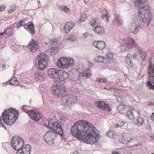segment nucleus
Listing matches in <instances>:
<instances>
[{"label": "nucleus", "instance_id": "1", "mask_svg": "<svg viewBox=\"0 0 154 154\" xmlns=\"http://www.w3.org/2000/svg\"><path fill=\"white\" fill-rule=\"evenodd\" d=\"M95 130V128L88 122L79 120L73 124L71 128V132L75 137L92 144L96 142L98 137Z\"/></svg>", "mask_w": 154, "mask_h": 154}, {"label": "nucleus", "instance_id": "2", "mask_svg": "<svg viewBox=\"0 0 154 154\" xmlns=\"http://www.w3.org/2000/svg\"><path fill=\"white\" fill-rule=\"evenodd\" d=\"M69 77V74L66 71L60 70L59 73V78L60 80L55 81L52 93L56 97H62L66 95L64 84V79H67Z\"/></svg>", "mask_w": 154, "mask_h": 154}, {"label": "nucleus", "instance_id": "3", "mask_svg": "<svg viewBox=\"0 0 154 154\" xmlns=\"http://www.w3.org/2000/svg\"><path fill=\"white\" fill-rule=\"evenodd\" d=\"M18 114L17 110L10 108L2 112V119L6 124L11 125L15 122L18 117Z\"/></svg>", "mask_w": 154, "mask_h": 154}, {"label": "nucleus", "instance_id": "4", "mask_svg": "<svg viewBox=\"0 0 154 154\" xmlns=\"http://www.w3.org/2000/svg\"><path fill=\"white\" fill-rule=\"evenodd\" d=\"M49 61V58L48 55L44 53H41L38 57H36V66L39 70H44L47 67Z\"/></svg>", "mask_w": 154, "mask_h": 154}, {"label": "nucleus", "instance_id": "5", "mask_svg": "<svg viewBox=\"0 0 154 154\" xmlns=\"http://www.w3.org/2000/svg\"><path fill=\"white\" fill-rule=\"evenodd\" d=\"M74 64V59L71 57H60L57 62V66L60 69H67L72 66Z\"/></svg>", "mask_w": 154, "mask_h": 154}, {"label": "nucleus", "instance_id": "6", "mask_svg": "<svg viewBox=\"0 0 154 154\" xmlns=\"http://www.w3.org/2000/svg\"><path fill=\"white\" fill-rule=\"evenodd\" d=\"M48 122V127L51 130L59 134H63V130L59 120L57 119H52L49 120Z\"/></svg>", "mask_w": 154, "mask_h": 154}, {"label": "nucleus", "instance_id": "7", "mask_svg": "<svg viewBox=\"0 0 154 154\" xmlns=\"http://www.w3.org/2000/svg\"><path fill=\"white\" fill-rule=\"evenodd\" d=\"M24 145L23 140L21 137L17 136H15L13 137L11 145L15 150L20 151Z\"/></svg>", "mask_w": 154, "mask_h": 154}, {"label": "nucleus", "instance_id": "8", "mask_svg": "<svg viewBox=\"0 0 154 154\" xmlns=\"http://www.w3.org/2000/svg\"><path fill=\"white\" fill-rule=\"evenodd\" d=\"M56 133L51 131L47 132L44 135V140L48 145H52L55 143Z\"/></svg>", "mask_w": 154, "mask_h": 154}, {"label": "nucleus", "instance_id": "9", "mask_svg": "<svg viewBox=\"0 0 154 154\" xmlns=\"http://www.w3.org/2000/svg\"><path fill=\"white\" fill-rule=\"evenodd\" d=\"M153 67L154 66L150 64L148 66V72L149 80L147 82L146 85L150 89H154V85H152L150 81V80H151L154 84V69Z\"/></svg>", "mask_w": 154, "mask_h": 154}, {"label": "nucleus", "instance_id": "10", "mask_svg": "<svg viewBox=\"0 0 154 154\" xmlns=\"http://www.w3.org/2000/svg\"><path fill=\"white\" fill-rule=\"evenodd\" d=\"M65 96L62 97H57L61 98L62 101L64 104L70 105L71 103H75L77 102V99L76 97L73 95L68 94L66 96L67 93Z\"/></svg>", "mask_w": 154, "mask_h": 154}, {"label": "nucleus", "instance_id": "11", "mask_svg": "<svg viewBox=\"0 0 154 154\" xmlns=\"http://www.w3.org/2000/svg\"><path fill=\"white\" fill-rule=\"evenodd\" d=\"M140 13H139L138 16L137 17L138 22L141 21L142 23L149 26L150 23V22L152 20V16L151 13L148 14H145L140 15Z\"/></svg>", "mask_w": 154, "mask_h": 154}, {"label": "nucleus", "instance_id": "12", "mask_svg": "<svg viewBox=\"0 0 154 154\" xmlns=\"http://www.w3.org/2000/svg\"><path fill=\"white\" fill-rule=\"evenodd\" d=\"M27 113L29 117L35 122L38 121L41 119V114L38 111L34 110H28Z\"/></svg>", "mask_w": 154, "mask_h": 154}, {"label": "nucleus", "instance_id": "13", "mask_svg": "<svg viewBox=\"0 0 154 154\" xmlns=\"http://www.w3.org/2000/svg\"><path fill=\"white\" fill-rule=\"evenodd\" d=\"M60 70L54 68H50L48 69V74L52 79H58Z\"/></svg>", "mask_w": 154, "mask_h": 154}, {"label": "nucleus", "instance_id": "14", "mask_svg": "<svg viewBox=\"0 0 154 154\" xmlns=\"http://www.w3.org/2000/svg\"><path fill=\"white\" fill-rule=\"evenodd\" d=\"M140 29V25L138 22V20L137 19V20L136 19L134 20V22L131 23L130 28V30L131 32L136 34Z\"/></svg>", "mask_w": 154, "mask_h": 154}, {"label": "nucleus", "instance_id": "15", "mask_svg": "<svg viewBox=\"0 0 154 154\" xmlns=\"http://www.w3.org/2000/svg\"><path fill=\"white\" fill-rule=\"evenodd\" d=\"M133 139V137L131 136L129 134L124 133L120 137L119 141L120 142L123 144H126Z\"/></svg>", "mask_w": 154, "mask_h": 154}, {"label": "nucleus", "instance_id": "16", "mask_svg": "<svg viewBox=\"0 0 154 154\" xmlns=\"http://www.w3.org/2000/svg\"><path fill=\"white\" fill-rule=\"evenodd\" d=\"M94 104L98 108L109 111L111 110L109 105L108 104L105 103L103 101L95 102Z\"/></svg>", "mask_w": 154, "mask_h": 154}, {"label": "nucleus", "instance_id": "17", "mask_svg": "<svg viewBox=\"0 0 154 154\" xmlns=\"http://www.w3.org/2000/svg\"><path fill=\"white\" fill-rule=\"evenodd\" d=\"M140 13V15L145 14L151 13L150 12L149 7V6L145 5L140 6L138 8V11L137 13L138 16L139 13Z\"/></svg>", "mask_w": 154, "mask_h": 154}, {"label": "nucleus", "instance_id": "18", "mask_svg": "<svg viewBox=\"0 0 154 154\" xmlns=\"http://www.w3.org/2000/svg\"><path fill=\"white\" fill-rule=\"evenodd\" d=\"M74 26V23L72 22L66 23L63 28L64 32L66 33H68Z\"/></svg>", "mask_w": 154, "mask_h": 154}, {"label": "nucleus", "instance_id": "19", "mask_svg": "<svg viewBox=\"0 0 154 154\" xmlns=\"http://www.w3.org/2000/svg\"><path fill=\"white\" fill-rule=\"evenodd\" d=\"M93 30L95 33L101 35H105L106 33L104 28L100 26H97Z\"/></svg>", "mask_w": 154, "mask_h": 154}, {"label": "nucleus", "instance_id": "20", "mask_svg": "<svg viewBox=\"0 0 154 154\" xmlns=\"http://www.w3.org/2000/svg\"><path fill=\"white\" fill-rule=\"evenodd\" d=\"M94 60L96 62H101L105 64L107 63L108 60L106 57L100 56L95 57Z\"/></svg>", "mask_w": 154, "mask_h": 154}, {"label": "nucleus", "instance_id": "21", "mask_svg": "<svg viewBox=\"0 0 154 154\" xmlns=\"http://www.w3.org/2000/svg\"><path fill=\"white\" fill-rule=\"evenodd\" d=\"M124 47L128 48H131L134 45V42L132 38H128L124 43Z\"/></svg>", "mask_w": 154, "mask_h": 154}, {"label": "nucleus", "instance_id": "22", "mask_svg": "<svg viewBox=\"0 0 154 154\" xmlns=\"http://www.w3.org/2000/svg\"><path fill=\"white\" fill-rule=\"evenodd\" d=\"M34 78L37 81H43L45 79L44 75H41L39 73L35 72L33 75Z\"/></svg>", "mask_w": 154, "mask_h": 154}, {"label": "nucleus", "instance_id": "23", "mask_svg": "<svg viewBox=\"0 0 154 154\" xmlns=\"http://www.w3.org/2000/svg\"><path fill=\"white\" fill-rule=\"evenodd\" d=\"M101 21L97 18H94L91 20V25L92 27H95L101 23Z\"/></svg>", "mask_w": 154, "mask_h": 154}, {"label": "nucleus", "instance_id": "24", "mask_svg": "<svg viewBox=\"0 0 154 154\" xmlns=\"http://www.w3.org/2000/svg\"><path fill=\"white\" fill-rule=\"evenodd\" d=\"M91 70L90 69H87L82 72V75L83 76H85L86 78H88L91 75Z\"/></svg>", "mask_w": 154, "mask_h": 154}, {"label": "nucleus", "instance_id": "25", "mask_svg": "<svg viewBox=\"0 0 154 154\" xmlns=\"http://www.w3.org/2000/svg\"><path fill=\"white\" fill-rule=\"evenodd\" d=\"M31 149V147L29 144H26L25 147H23L21 148V151L22 152L27 153L30 154V151Z\"/></svg>", "mask_w": 154, "mask_h": 154}, {"label": "nucleus", "instance_id": "26", "mask_svg": "<svg viewBox=\"0 0 154 154\" xmlns=\"http://www.w3.org/2000/svg\"><path fill=\"white\" fill-rule=\"evenodd\" d=\"M143 118L140 116L138 117L135 122L136 124L138 126H140L143 125Z\"/></svg>", "mask_w": 154, "mask_h": 154}, {"label": "nucleus", "instance_id": "27", "mask_svg": "<svg viewBox=\"0 0 154 154\" xmlns=\"http://www.w3.org/2000/svg\"><path fill=\"white\" fill-rule=\"evenodd\" d=\"M115 19L114 22L117 23L118 26H120L122 24L123 22L120 19V17L117 14L115 15Z\"/></svg>", "mask_w": 154, "mask_h": 154}, {"label": "nucleus", "instance_id": "28", "mask_svg": "<svg viewBox=\"0 0 154 154\" xmlns=\"http://www.w3.org/2000/svg\"><path fill=\"white\" fill-rule=\"evenodd\" d=\"M9 83L11 85H17L19 84L18 81L17 80V78L15 77H12L10 80Z\"/></svg>", "mask_w": 154, "mask_h": 154}, {"label": "nucleus", "instance_id": "29", "mask_svg": "<svg viewBox=\"0 0 154 154\" xmlns=\"http://www.w3.org/2000/svg\"><path fill=\"white\" fill-rule=\"evenodd\" d=\"M30 48H38L37 47L38 46V42H36L35 40L32 39L31 42L29 44Z\"/></svg>", "mask_w": 154, "mask_h": 154}, {"label": "nucleus", "instance_id": "30", "mask_svg": "<svg viewBox=\"0 0 154 154\" xmlns=\"http://www.w3.org/2000/svg\"><path fill=\"white\" fill-rule=\"evenodd\" d=\"M108 11L106 10H104L103 11V14H102L101 17L103 19H106V20H108L109 15H108Z\"/></svg>", "mask_w": 154, "mask_h": 154}, {"label": "nucleus", "instance_id": "31", "mask_svg": "<svg viewBox=\"0 0 154 154\" xmlns=\"http://www.w3.org/2000/svg\"><path fill=\"white\" fill-rule=\"evenodd\" d=\"M27 27L29 30L30 31L32 34V35H33L35 33L33 24L32 23L29 24L27 25Z\"/></svg>", "mask_w": 154, "mask_h": 154}, {"label": "nucleus", "instance_id": "32", "mask_svg": "<svg viewBox=\"0 0 154 154\" xmlns=\"http://www.w3.org/2000/svg\"><path fill=\"white\" fill-rule=\"evenodd\" d=\"M98 46L99 48H105L106 46V44L103 41H99L97 42Z\"/></svg>", "mask_w": 154, "mask_h": 154}, {"label": "nucleus", "instance_id": "33", "mask_svg": "<svg viewBox=\"0 0 154 154\" xmlns=\"http://www.w3.org/2000/svg\"><path fill=\"white\" fill-rule=\"evenodd\" d=\"M26 21L25 20H21L20 21L17 23V29H19L20 27L26 25L25 24Z\"/></svg>", "mask_w": 154, "mask_h": 154}, {"label": "nucleus", "instance_id": "34", "mask_svg": "<svg viewBox=\"0 0 154 154\" xmlns=\"http://www.w3.org/2000/svg\"><path fill=\"white\" fill-rule=\"evenodd\" d=\"M146 2V0H135L134 3V5L135 6H138L139 5H141L143 3H145Z\"/></svg>", "mask_w": 154, "mask_h": 154}, {"label": "nucleus", "instance_id": "35", "mask_svg": "<svg viewBox=\"0 0 154 154\" xmlns=\"http://www.w3.org/2000/svg\"><path fill=\"white\" fill-rule=\"evenodd\" d=\"M140 54L142 59L143 60H145L146 57V52L141 51L140 52Z\"/></svg>", "mask_w": 154, "mask_h": 154}, {"label": "nucleus", "instance_id": "36", "mask_svg": "<svg viewBox=\"0 0 154 154\" xmlns=\"http://www.w3.org/2000/svg\"><path fill=\"white\" fill-rule=\"evenodd\" d=\"M127 115L128 118L131 120H132L134 118V116L132 112L130 110L128 111L127 112Z\"/></svg>", "mask_w": 154, "mask_h": 154}, {"label": "nucleus", "instance_id": "37", "mask_svg": "<svg viewBox=\"0 0 154 154\" xmlns=\"http://www.w3.org/2000/svg\"><path fill=\"white\" fill-rule=\"evenodd\" d=\"M79 91L78 88H74L71 94L74 95V96H75L77 97V96L79 94Z\"/></svg>", "mask_w": 154, "mask_h": 154}, {"label": "nucleus", "instance_id": "38", "mask_svg": "<svg viewBox=\"0 0 154 154\" xmlns=\"http://www.w3.org/2000/svg\"><path fill=\"white\" fill-rule=\"evenodd\" d=\"M124 122L121 121H118L116 122V127L118 128L119 127H121L124 125Z\"/></svg>", "mask_w": 154, "mask_h": 154}, {"label": "nucleus", "instance_id": "39", "mask_svg": "<svg viewBox=\"0 0 154 154\" xmlns=\"http://www.w3.org/2000/svg\"><path fill=\"white\" fill-rule=\"evenodd\" d=\"M49 42L52 45H54L56 46L57 44H58V41L56 39H51L49 41Z\"/></svg>", "mask_w": 154, "mask_h": 154}, {"label": "nucleus", "instance_id": "40", "mask_svg": "<svg viewBox=\"0 0 154 154\" xmlns=\"http://www.w3.org/2000/svg\"><path fill=\"white\" fill-rule=\"evenodd\" d=\"M96 80L97 82H104L107 81V79L106 78H103L101 77H99L97 78Z\"/></svg>", "mask_w": 154, "mask_h": 154}, {"label": "nucleus", "instance_id": "41", "mask_svg": "<svg viewBox=\"0 0 154 154\" xmlns=\"http://www.w3.org/2000/svg\"><path fill=\"white\" fill-rule=\"evenodd\" d=\"M60 8L62 10L64 11L65 13L69 12V9L66 6H61L60 7Z\"/></svg>", "mask_w": 154, "mask_h": 154}, {"label": "nucleus", "instance_id": "42", "mask_svg": "<svg viewBox=\"0 0 154 154\" xmlns=\"http://www.w3.org/2000/svg\"><path fill=\"white\" fill-rule=\"evenodd\" d=\"M16 7L14 5L8 8V11L10 13H12L15 10Z\"/></svg>", "mask_w": 154, "mask_h": 154}, {"label": "nucleus", "instance_id": "43", "mask_svg": "<svg viewBox=\"0 0 154 154\" xmlns=\"http://www.w3.org/2000/svg\"><path fill=\"white\" fill-rule=\"evenodd\" d=\"M129 54H127V57L125 59V61L129 66L132 67L133 66L132 63L131 62V59L130 58H128V56Z\"/></svg>", "mask_w": 154, "mask_h": 154}, {"label": "nucleus", "instance_id": "44", "mask_svg": "<svg viewBox=\"0 0 154 154\" xmlns=\"http://www.w3.org/2000/svg\"><path fill=\"white\" fill-rule=\"evenodd\" d=\"M12 29L11 28H7L4 31L6 35H9L12 32Z\"/></svg>", "mask_w": 154, "mask_h": 154}, {"label": "nucleus", "instance_id": "45", "mask_svg": "<svg viewBox=\"0 0 154 154\" xmlns=\"http://www.w3.org/2000/svg\"><path fill=\"white\" fill-rule=\"evenodd\" d=\"M87 16L86 14H82L81 15V17L80 19V20L81 22L84 21L87 19Z\"/></svg>", "mask_w": 154, "mask_h": 154}, {"label": "nucleus", "instance_id": "46", "mask_svg": "<svg viewBox=\"0 0 154 154\" xmlns=\"http://www.w3.org/2000/svg\"><path fill=\"white\" fill-rule=\"evenodd\" d=\"M50 52L52 55L56 54L58 52V49H50Z\"/></svg>", "mask_w": 154, "mask_h": 154}, {"label": "nucleus", "instance_id": "47", "mask_svg": "<svg viewBox=\"0 0 154 154\" xmlns=\"http://www.w3.org/2000/svg\"><path fill=\"white\" fill-rule=\"evenodd\" d=\"M106 57H107L108 58L110 59L113 58L114 55L113 53L110 52H108L107 54Z\"/></svg>", "mask_w": 154, "mask_h": 154}, {"label": "nucleus", "instance_id": "48", "mask_svg": "<svg viewBox=\"0 0 154 154\" xmlns=\"http://www.w3.org/2000/svg\"><path fill=\"white\" fill-rule=\"evenodd\" d=\"M106 135L108 137L111 138L113 137L114 135V134L111 131H109L106 134Z\"/></svg>", "mask_w": 154, "mask_h": 154}, {"label": "nucleus", "instance_id": "49", "mask_svg": "<svg viewBox=\"0 0 154 154\" xmlns=\"http://www.w3.org/2000/svg\"><path fill=\"white\" fill-rule=\"evenodd\" d=\"M28 107L26 105H24L21 107V110L27 113L28 111H27V109Z\"/></svg>", "mask_w": 154, "mask_h": 154}, {"label": "nucleus", "instance_id": "50", "mask_svg": "<svg viewBox=\"0 0 154 154\" xmlns=\"http://www.w3.org/2000/svg\"><path fill=\"white\" fill-rule=\"evenodd\" d=\"M125 108L124 106L120 104L117 107V110L119 111H121L124 109Z\"/></svg>", "mask_w": 154, "mask_h": 154}, {"label": "nucleus", "instance_id": "51", "mask_svg": "<svg viewBox=\"0 0 154 154\" xmlns=\"http://www.w3.org/2000/svg\"><path fill=\"white\" fill-rule=\"evenodd\" d=\"M119 154H125L126 149L124 148L121 149L119 150Z\"/></svg>", "mask_w": 154, "mask_h": 154}, {"label": "nucleus", "instance_id": "52", "mask_svg": "<svg viewBox=\"0 0 154 154\" xmlns=\"http://www.w3.org/2000/svg\"><path fill=\"white\" fill-rule=\"evenodd\" d=\"M84 2L88 5H91L92 2V0H84Z\"/></svg>", "mask_w": 154, "mask_h": 154}, {"label": "nucleus", "instance_id": "53", "mask_svg": "<svg viewBox=\"0 0 154 154\" xmlns=\"http://www.w3.org/2000/svg\"><path fill=\"white\" fill-rule=\"evenodd\" d=\"M97 42H98L97 41H95L93 42V45L96 48H99L97 47L98 46V43H97Z\"/></svg>", "mask_w": 154, "mask_h": 154}, {"label": "nucleus", "instance_id": "54", "mask_svg": "<svg viewBox=\"0 0 154 154\" xmlns=\"http://www.w3.org/2000/svg\"><path fill=\"white\" fill-rule=\"evenodd\" d=\"M69 39L71 41H72V42H74L75 40V38H72L71 36H70L69 38Z\"/></svg>", "mask_w": 154, "mask_h": 154}, {"label": "nucleus", "instance_id": "55", "mask_svg": "<svg viewBox=\"0 0 154 154\" xmlns=\"http://www.w3.org/2000/svg\"><path fill=\"white\" fill-rule=\"evenodd\" d=\"M5 8V7L3 5L0 6V11H3L4 10Z\"/></svg>", "mask_w": 154, "mask_h": 154}, {"label": "nucleus", "instance_id": "56", "mask_svg": "<svg viewBox=\"0 0 154 154\" xmlns=\"http://www.w3.org/2000/svg\"><path fill=\"white\" fill-rule=\"evenodd\" d=\"M29 51H30L31 52H35L36 50H35V49H29Z\"/></svg>", "mask_w": 154, "mask_h": 154}, {"label": "nucleus", "instance_id": "57", "mask_svg": "<svg viewBox=\"0 0 154 154\" xmlns=\"http://www.w3.org/2000/svg\"><path fill=\"white\" fill-rule=\"evenodd\" d=\"M88 35V32H85L84 35L83 37V38H86Z\"/></svg>", "mask_w": 154, "mask_h": 154}, {"label": "nucleus", "instance_id": "58", "mask_svg": "<svg viewBox=\"0 0 154 154\" xmlns=\"http://www.w3.org/2000/svg\"><path fill=\"white\" fill-rule=\"evenodd\" d=\"M112 154H119V152H116L115 151H112Z\"/></svg>", "mask_w": 154, "mask_h": 154}, {"label": "nucleus", "instance_id": "59", "mask_svg": "<svg viewBox=\"0 0 154 154\" xmlns=\"http://www.w3.org/2000/svg\"><path fill=\"white\" fill-rule=\"evenodd\" d=\"M151 119L154 121V115H153V113H152V115L151 116Z\"/></svg>", "mask_w": 154, "mask_h": 154}, {"label": "nucleus", "instance_id": "60", "mask_svg": "<svg viewBox=\"0 0 154 154\" xmlns=\"http://www.w3.org/2000/svg\"><path fill=\"white\" fill-rule=\"evenodd\" d=\"M88 63L90 67H93V64L92 63L90 62H89Z\"/></svg>", "mask_w": 154, "mask_h": 154}, {"label": "nucleus", "instance_id": "61", "mask_svg": "<svg viewBox=\"0 0 154 154\" xmlns=\"http://www.w3.org/2000/svg\"><path fill=\"white\" fill-rule=\"evenodd\" d=\"M73 153H74V154H81L79 152H78L76 151H74L73 152Z\"/></svg>", "mask_w": 154, "mask_h": 154}, {"label": "nucleus", "instance_id": "62", "mask_svg": "<svg viewBox=\"0 0 154 154\" xmlns=\"http://www.w3.org/2000/svg\"><path fill=\"white\" fill-rule=\"evenodd\" d=\"M133 57L135 58H136L137 57V55L136 54H134L133 55Z\"/></svg>", "mask_w": 154, "mask_h": 154}, {"label": "nucleus", "instance_id": "63", "mask_svg": "<svg viewBox=\"0 0 154 154\" xmlns=\"http://www.w3.org/2000/svg\"><path fill=\"white\" fill-rule=\"evenodd\" d=\"M37 1H38V0H37ZM38 6L39 7H41V3L40 2H38Z\"/></svg>", "mask_w": 154, "mask_h": 154}, {"label": "nucleus", "instance_id": "64", "mask_svg": "<svg viewBox=\"0 0 154 154\" xmlns=\"http://www.w3.org/2000/svg\"><path fill=\"white\" fill-rule=\"evenodd\" d=\"M141 145V144L140 143H137V144H136L135 145H134V146H132V147H134V146H140Z\"/></svg>", "mask_w": 154, "mask_h": 154}]
</instances>
